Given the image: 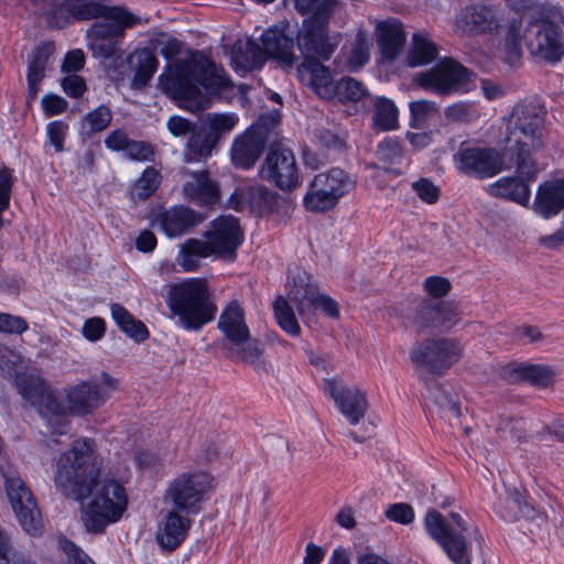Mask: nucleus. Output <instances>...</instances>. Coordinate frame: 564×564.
<instances>
[{
    "mask_svg": "<svg viewBox=\"0 0 564 564\" xmlns=\"http://www.w3.org/2000/svg\"><path fill=\"white\" fill-rule=\"evenodd\" d=\"M356 186V181L344 170L334 167L317 174L304 197L305 207L315 213L329 210Z\"/></svg>",
    "mask_w": 564,
    "mask_h": 564,
    "instance_id": "11",
    "label": "nucleus"
},
{
    "mask_svg": "<svg viewBox=\"0 0 564 564\" xmlns=\"http://www.w3.org/2000/svg\"><path fill=\"white\" fill-rule=\"evenodd\" d=\"M473 73L454 58H444L434 67L417 73L414 82L424 90L448 96L467 90Z\"/></svg>",
    "mask_w": 564,
    "mask_h": 564,
    "instance_id": "13",
    "label": "nucleus"
},
{
    "mask_svg": "<svg viewBox=\"0 0 564 564\" xmlns=\"http://www.w3.org/2000/svg\"><path fill=\"white\" fill-rule=\"evenodd\" d=\"M218 328L235 345H240L250 337L249 328L245 322L243 310L236 301L231 302L221 313Z\"/></svg>",
    "mask_w": 564,
    "mask_h": 564,
    "instance_id": "32",
    "label": "nucleus"
},
{
    "mask_svg": "<svg viewBox=\"0 0 564 564\" xmlns=\"http://www.w3.org/2000/svg\"><path fill=\"white\" fill-rule=\"evenodd\" d=\"M203 237L216 257L228 260L236 259L237 249L243 240L238 219L232 216H220L213 220Z\"/></svg>",
    "mask_w": 564,
    "mask_h": 564,
    "instance_id": "18",
    "label": "nucleus"
},
{
    "mask_svg": "<svg viewBox=\"0 0 564 564\" xmlns=\"http://www.w3.org/2000/svg\"><path fill=\"white\" fill-rule=\"evenodd\" d=\"M164 89L182 107L197 111L207 107V98L200 87L219 93L232 87L231 80L221 67L204 56H195L170 74L164 80Z\"/></svg>",
    "mask_w": 564,
    "mask_h": 564,
    "instance_id": "2",
    "label": "nucleus"
},
{
    "mask_svg": "<svg viewBox=\"0 0 564 564\" xmlns=\"http://www.w3.org/2000/svg\"><path fill=\"white\" fill-rule=\"evenodd\" d=\"M215 256L207 240L188 238L180 245L176 257L177 264L185 272L196 271L200 267V260Z\"/></svg>",
    "mask_w": 564,
    "mask_h": 564,
    "instance_id": "37",
    "label": "nucleus"
},
{
    "mask_svg": "<svg viewBox=\"0 0 564 564\" xmlns=\"http://www.w3.org/2000/svg\"><path fill=\"white\" fill-rule=\"evenodd\" d=\"M340 9L337 0L322 1L316 11L305 18L296 32V47L303 61L322 58L329 61L338 47L340 35L329 34L328 21Z\"/></svg>",
    "mask_w": 564,
    "mask_h": 564,
    "instance_id": "6",
    "label": "nucleus"
},
{
    "mask_svg": "<svg viewBox=\"0 0 564 564\" xmlns=\"http://www.w3.org/2000/svg\"><path fill=\"white\" fill-rule=\"evenodd\" d=\"M104 0H69L78 21L99 19L101 14L110 13V17L120 18V11L109 9L102 3Z\"/></svg>",
    "mask_w": 564,
    "mask_h": 564,
    "instance_id": "44",
    "label": "nucleus"
},
{
    "mask_svg": "<svg viewBox=\"0 0 564 564\" xmlns=\"http://www.w3.org/2000/svg\"><path fill=\"white\" fill-rule=\"evenodd\" d=\"M109 9L118 10L122 14H119L120 18H118V19L110 17V13L101 14L100 18L107 20V22L106 23H95L91 26V33L98 39L120 37L123 35L124 30L127 28H132V26L141 23V18L139 15H135L132 12H130L123 8L109 7Z\"/></svg>",
    "mask_w": 564,
    "mask_h": 564,
    "instance_id": "34",
    "label": "nucleus"
},
{
    "mask_svg": "<svg viewBox=\"0 0 564 564\" xmlns=\"http://www.w3.org/2000/svg\"><path fill=\"white\" fill-rule=\"evenodd\" d=\"M99 470L95 441L77 438L59 455L54 482L66 497L84 500L91 494Z\"/></svg>",
    "mask_w": 564,
    "mask_h": 564,
    "instance_id": "3",
    "label": "nucleus"
},
{
    "mask_svg": "<svg viewBox=\"0 0 564 564\" xmlns=\"http://www.w3.org/2000/svg\"><path fill=\"white\" fill-rule=\"evenodd\" d=\"M160 183V172L152 166H148L141 176L137 180L132 188V198L141 202L147 200L155 193Z\"/></svg>",
    "mask_w": 564,
    "mask_h": 564,
    "instance_id": "48",
    "label": "nucleus"
},
{
    "mask_svg": "<svg viewBox=\"0 0 564 564\" xmlns=\"http://www.w3.org/2000/svg\"><path fill=\"white\" fill-rule=\"evenodd\" d=\"M55 51L53 42L37 45L28 59V99L33 100L39 93V86L45 77V69L50 57Z\"/></svg>",
    "mask_w": 564,
    "mask_h": 564,
    "instance_id": "31",
    "label": "nucleus"
},
{
    "mask_svg": "<svg viewBox=\"0 0 564 564\" xmlns=\"http://www.w3.org/2000/svg\"><path fill=\"white\" fill-rule=\"evenodd\" d=\"M503 377L510 382L528 381L542 388H546L554 382L552 368L542 365L509 366L503 370Z\"/></svg>",
    "mask_w": 564,
    "mask_h": 564,
    "instance_id": "36",
    "label": "nucleus"
},
{
    "mask_svg": "<svg viewBox=\"0 0 564 564\" xmlns=\"http://www.w3.org/2000/svg\"><path fill=\"white\" fill-rule=\"evenodd\" d=\"M462 316V311L454 301L422 299L415 307L411 323L419 330H447L454 327Z\"/></svg>",
    "mask_w": 564,
    "mask_h": 564,
    "instance_id": "17",
    "label": "nucleus"
},
{
    "mask_svg": "<svg viewBox=\"0 0 564 564\" xmlns=\"http://www.w3.org/2000/svg\"><path fill=\"white\" fill-rule=\"evenodd\" d=\"M4 488L22 529L30 535L42 533L43 523L35 497L19 476H6Z\"/></svg>",
    "mask_w": 564,
    "mask_h": 564,
    "instance_id": "15",
    "label": "nucleus"
},
{
    "mask_svg": "<svg viewBox=\"0 0 564 564\" xmlns=\"http://www.w3.org/2000/svg\"><path fill=\"white\" fill-rule=\"evenodd\" d=\"M523 39L530 54L541 61L554 64L564 55L563 34L558 25L549 20H534L525 26ZM522 24L512 20L505 39V48L509 62L520 59L522 55Z\"/></svg>",
    "mask_w": 564,
    "mask_h": 564,
    "instance_id": "4",
    "label": "nucleus"
},
{
    "mask_svg": "<svg viewBox=\"0 0 564 564\" xmlns=\"http://www.w3.org/2000/svg\"><path fill=\"white\" fill-rule=\"evenodd\" d=\"M199 126L181 116H172L166 121L169 132L175 138H188Z\"/></svg>",
    "mask_w": 564,
    "mask_h": 564,
    "instance_id": "54",
    "label": "nucleus"
},
{
    "mask_svg": "<svg viewBox=\"0 0 564 564\" xmlns=\"http://www.w3.org/2000/svg\"><path fill=\"white\" fill-rule=\"evenodd\" d=\"M61 86L65 94L72 98L82 97L86 90L85 80L76 74L65 76L61 82Z\"/></svg>",
    "mask_w": 564,
    "mask_h": 564,
    "instance_id": "63",
    "label": "nucleus"
},
{
    "mask_svg": "<svg viewBox=\"0 0 564 564\" xmlns=\"http://www.w3.org/2000/svg\"><path fill=\"white\" fill-rule=\"evenodd\" d=\"M265 56L275 59L285 69L297 66L300 56L294 54V41L278 30H268L261 36Z\"/></svg>",
    "mask_w": 564,
    "mask_h": 564,
    "instance_id": "28",
    "label": "nucleus"
},
{
    "mask_svg": "<svg viewBox=\"0 0 564 564\" xmlns=\"http://www.w3.org/2000/svg\"><path fill=\"white\" fill-rule=\"evenodd\" d=\"M546 109L538 99L518 102L507 122V152L516 160L519 175L532 180L536 175L532 155L544 148L546 139Z\"/></svg>",
    "mask_w": 564,
    "mask_h": 564,
    "instance_id": "1",
    "label": "nucleus"
},
{
    "mask_svg": "<svg viewBox=\"0 0 564 564\" xmlns=\"http://www.w3.org/2000/svg\"><path fill=\"white\" fill-rule=\"evenodd\" d=\"M322 58L302 61L296 66V72L303 83L310 85L313 90L324 99L334 98L336 83L330 70L323 64Z\"/></svg>",
    "mask_w": 564,
    "mask_h": 564,
    "instance_id": "27",
    "label": "nucleus"
},
{
    "mask_svg": "<svg viewBox=\"0 0 564 564\" xmlns=\"http://www.w3.org/2000/svg\"><path fill=\"white\" fill-rule=\"evenodd\" d=\"M398 108L394 102L384 97H377L373 102V126L381 131L398 128Z\"/></svg>",
    "mask_w": 564,
    "mask_h": 564,
    "instance_id": "43",
    "label": "nucleus"
},
{
    "mask_svg": "<svg viewBox=\"0 0 564 564\" xmlns=\"http://www.w3.org/2000/svg\"><path fill=\"white\" fill-rule=\"evenodd\" d=\"M131 68L135 72L132 88L140 89L148 85L158 67V59L149 48L137 50L129 57Z\"/></svg>",
    "mask_w": 564,
    "mask_h": 564,
    "instance_id": "38",
    "label": "nucleus"
},
{
    "mask_svg": "<svg viewBox=\"0 0 564 564\" xmlns=\"http://www.w3.org/2000/svg\"><path fill=\"white\" fill-rule=\"evenodd\" d=\"M463 347L454 338H429L419 343L411 351V360L416 367L426 369L434 376H442L462 358Z\"/></svg>",
    "mask_w": 564,
    "mask_h": 564,
    "instance_id": "14",
    "label": "nucleus"
},
{
    "mask_svg": "<svg viewBox=\"0 0 564 564\" xmlns=\"http://www.w3.org/2000/svg\"><path fill=\"white\" fill-rule=\"evenodd\" d=\"M191 514L171 508L156 531V541L162 550L173 552L186 539L192 527Z\"/></svg>",
    "mask_w": 564,
    "mask_h": 564,
    "instance_id": "23",
    "label": "nucleus"
},
{
    "mask_svg": "<svg viewBox=\"0 0 564 564\" xmlns=\"http://www.w3.org/2000/svg\"><path fill=\"white\" fill-rule=\"evenodd\" d=\"M415 194L426 204H434L440 197V188L429 178H420L412 184Z\"/></svg>",
    "mask_w": 564,
    "mask_h": 564,
    "instance_id": "59",
    "label": "nucleus"
},
{
    "mask_svg": "<svg viewBox=\"0 0 564 564\" xmlns=\"http://www.w3.org/2000/svg\"><path fill=\"white\" fill-rule=\"evenodd\" d=\"M437 105L429 100H416L410 104L411 122L419 124L437 112Z\"/></svg>",
    "mask_w": 564,
    "mask_h": 564,
    "instance_id": "58",
    "label": "nucleus"
},
{
    "mask_svg": "<svg viewBox=\"0 0 564 564\" xmlns=\"http://www.w3.org/2000/svg\"><path fill=\"white\" fill-rule=\"evenodd\" d=\"M499 28L498 18L489 6H468L460 10L455 20V32L460 35L494 33Z\"/></svg>",
    "mask_w": 564,
    "mask_h": 564,
    "instance_id": "21",
    "label": "nucleus"
},
{
    "mask_svg": "<svg viewBox=\"0 0 564 564\" xmlns=\"http://www.w3.org/2000/svg\"><path fill=\"white\" fill-rule=\"evenodd\" d=\"M67 124L63 121H53L47 126V137L51 144L55 148L56 152L64 149V140L67 131Z\"/></svg>",
    "mask_w": 564,
    "mask_h": 564,
    "instance_id": "64",
    "label": "nucleus"
},
{
    "mask_svg": "<svg viewBox=\"0 0 564 564\" xmlns=\"http://www.w3.org/2000/svg\"><path fill=\"white\" fill-rule=\"evenodd\" d=\"M311 308L321 310L326 316L333 319L339 317V306L337 302L329 295L319 293L318 291L308 304V311Z\"/></svg>",
    "mask_w": 564,
    "mask_h": 564,
    "instance_id": "55",
    "label": "nucleus"
},
{
    "mask_svg": "<svg viewBox=\"0 0 564 564\" xmlns=\"http://www.w3.org/2000/svg\"><path fill=\"white\" fill-rule=\"evenodd\" d=\"M166 304L177 324L186 330H199L215 318L217 307L209 297L207 282L204 279H187L172 284L167 292Z\"/></svg>",
    "mask_w": 564,
    "mask_h": 564,
    "instance_id": "5",
    "label": "nucleus"
},
{
    "mask_svg": "<svg viewBox=\"0 0 564 564\" xmlns=\"http://www.w3.org/2000/svg\"><path fill=\"white\" fill-rule=\"evenodd\" d=\"M28 329L24 318L8 313H0V332L7 334H22Z\"/></svg>",
    "mask_w": 564,
    "mask_h": 564,
    "instance_id": "62",
    "label": "nucleus"
},
{
    "mask_svg": "<svg viewBox=\"0 0 564 564\" xmlns=\"http://www.w3.org/2000/svg\"><path fill=\"white\" fill-rule=\"evenodd\" d=\"M325 389L350 424L357 425L364 419L368 402L359 388L346 387L336 379H328L325 381Z\"/></svg>",
    "mask_w": 564,
    "mask_h": 564,
    "instance_id": "20",
    "label": "nucleus"
},
{
    "mask_svg": "<svg viewBox=\"0 0 564 564\" xmlns=\"http://www.w3.org/2000/svg\"><path fill=\"white\" fill-rule=\"evenodd\" d=\"M238 122L235 115L215 113L209 117L208 131L215 133L218 139L223 133L231 131Z\"/></svg>",
    "mask_w": 564,
    "mask_h": 564,
    "instance_id": "60",
    "label": "nucleus"
},
{
    "mask_svg": "<svg viewBox=\"0 0 564 564\" xmlns=\"http://www.w3.org/2000/svg\"><path fill=\"white\" fill-rule=\"evenodd\" d=\"M452 524L436 510H429L424 518V525L429 534L443 547L454 564H470L471 550L465 539L467 531L460 514H451Z\"/></svg>",
    "mask_w": 564,
    "mask_h": 564,
    "instance_id": "9",
    "label": "nucleus"
},
{
    "mask_svg": "<svg viewBox=\"0 0 564 564\" xmlns=\"http://www.w3.org/2000/svg\"><path fill=\"white\" fill-rule=\"evenodd\" d=\"M455 158L462 172L479 178L491 177L503 169V159L494 148L462 145Z\"/></svg>",
    "mask_w": 564,
    "mask_h": 564,
    "instance_id": "19",
    "label": "nucleus"
},
{
    "mask_svg": "<svg viewBox=\"0 0 564 564\" xmlns=\"http://www.w3.org/2000/svg\"><path fill=\"white\" fill-rule=\"evenodd\" d=\"M280 122V113L272 111L259 117L257 122L238 135L231 145V161L236 167L250 169L261 156L270 129Z\"/></svg>",
    "mask_w": 564,
    "mask_h": 564,
    "instance_id": "12",
    "label": "nucleus"
},
{
    "mask_svg": "<svg viewBox=\"0 0 564 564\" xmlns=\"http://www.w3.org/2000/svg\"><path fill=\"white\" fill-rule=\"evenodd\" d=\"M93 500L83 510L82 519L89 532L100 533L111 522L119 520L127 509L128 497L124 488L113 479L94 485Z\"/></svg>",
    "mask_w": 564,
    "mask_h": 564,
    "instance_id": "8",
    "label": "nucleus"
},
{
    "mask_svg": "<svg viewBox=\"0 0 564 564\" xmlns=\"http://www.w3.org/2000/svg\"><path fill=\"white\" fill-rule=\"evenodd\" d=\"M444 116L449 122H469L477 113L470 104L456 102L445 108Z\"/></svg>",
    "mask_w": 564,
    "mask_h": 564,
    "instance_id": "52",
    "label": "nucleus"
},
{
    "mask_svg": "<svg viewBox=\"0 0 564 564\" xmlns=\"http://www.w3.org/2000/svg\"><path fill=\"white\" fill-rule=\"evenodd\" d=\"M112 120V112L107 106H99L89 111L83 119V128L88 133H97L106 130Z\"/></svg>",
    "mask_w": 564,
    "mask_h": 564,
    "instance_id": "50",
    "label": "nucleus"
},
{
    "mask_svg": "<svg viewBox=\"0 0 564 564\" xmlns=\"http://www.w3.org/2000/svg\"><path fill=\"white\" fill-rule=\"evenodd\" d=\"M370 58V42L368 33L359 29L349 43L341 46L334 59L338 72H356L364 67Z\"/></svg>",
    "mask_w": 564,
    "mask_h": 564,
    "instance_id": "26",
    "label": "nucleus"
},
{
    "mask_svg": "<svg viewBox=\"0 0 564 564\" xmlns=\"http://www.w3.org/2000/svg\"><path fill=\"white\" fill-rule=\"evenodd\" d=\"M110 311L118 327L131 339L142 343L149 338L150 333L143 322L137 319L124 306L112 303Z\"/></svg>",
    "mask_w": 564,
    "mask_h": 564,
    "instance_id": "40",
    "label": "nucleus"
},
{
    "mask_svg": "<svg viewBox=\"0 0 564 564\" xmlns=\"http://www.w3.org/2000/svg\"><path fill=\"white\" fill-rule=\"evenodd\" d=\"M376 36L382 58L389 62L394 61L399 56L406 42L403 25L395 19L378 22Z\"/></svg>",
    "mask_w": 564,
    "mask_h": 564,
    "instance_id": "29",
    "label": "nucleus"
},
{
    "mask_svg": "<svg viewBox=\"0 0 564 564\" xmlns=\"http://www.w3.org/2000/svg\"><path fill=\"white\" fill-rule=\"evenodd\" d=\"M273 311L279 326L285 333L294 337H297L301 334V327L288 299L281 295L278 296L273 303Z\"/></svg>",
    "mask_w": 564,
    "mask_h": 564,
    "instance_id": "46",
    "label": "nucleus"
},
{
    "mask_svg": "<svg viewBox=\"0 0 564 564\" xmlns=\"http://www.w3.org/2000/svg\"><path fill=\"white\" fill-rule=\"evenodd\" d=\"M367 96L366 86L352 77H344L336 83L334 97L341 102H358Z\"/></svg>",
    "mask_w": 564,
    "mask_h": 564,
    "instance_id": "47",
    "label": "nucleus"
},
{
    "mask_svg": "<svg viewBox=\"0 0 564 564\" xmlns=\"http://www.w3.org/2000/svg\"><path fill=\"white\" fill-rule=\"evenodd\" d=\"M108 399V393L97 384L82 381L66 391L65 417L67 413L77 416L87 415L100 408Z\"/></svg>",
    "mask_w": 564,
    "mask_h": 564,
    "instance_id": "22",
    "label": "nucleus"
},
{
    "mask_svg": "<svg viewBox=\"0 0 564 564\" xmlns=\"http://www.w3.org/2000/svg\"><path fill=\"white\" fill-rule=\"evenodd\" d=\"M317 143L327 150H340L345 145L344 139L328 128H319L315 132Z\"/></svg>",
    "mask_w": 564,
    "mask_h": 564,
    "instance_id": "61",
    "label": "nucleus"
},
{
    "mask_svg": "<svg viewBox=\"0 0 564 564\" xmlns=\"http://www.w3.org/2000/svg\"><path fill=\"white\" fill-rule=\"evenodd\" d=\"M188 180L183 185V194L199 206H214L220 200V188L206 170L186 172Z\"/></svg>",
    "mask_w": 564,
    "mask_h": 564,
    "instance_id": "25",
    "label": "nucleus"
},
{
    "mask_svg": "<svg viewBox=\"0 0 564 564\" xmlns=\"http://www.w3.org/2000/svg\"><path fill=\"white\" fill-rule=\"evenodd\" d=\"M265 62L262 47L252 41L242 45H235L231 53V63L243 72L260 68Z\"/></svg>",
    "mask_w": 564,
    "mask_h": 564,
    "instance_id": "41",
    "label": "nucleus"
},
{
    "mask_svg": "<svg viewBox=\"0 0 564 564\" xmlns=\"http://www.w3.org/2000/svg\"><path fill=\"white\" fill-rule=\"evenodd\" d=\"M218 143V137L208 131L206 127L199 126L186 139L182 156L185 163H200L212 156Z\"/></svg>",
    "mask_w": 564,
    "mask_h": 564,
    "instance_id": "30",
    "label": "nucleus"
},
{
    "mask_svg": "<svg viewBox=\"0 0 564 564\" xmlns=\"http://www.w3.org/2000/svg\"><path fill=\"white\" fill-rule=\"evenodd\" d=\"M238 357L246 364H249L260 375H268L271 371V365L263 358V349L257 341L249 343L238 351Z\"/></svg>",
    "mask_w": 564,
    "mask_h": 564,
    "instance_id": "49",
    "label": "nucleus"
},
{
    "mask_svg": "<svg viewBox=\"0 0 564 564\" xmlns=\"http://www.w3.org/2000/svg\"><path fill=\"white\" fill-rule=\"evenodd\" d=\"M14 384L22 398L46 420L53 434L64 435L68 432L69 420L65 417V406L44 379L30 372H17Z\"/></svg>",
    "mask_w": 564,
    "mask_h": 564,
    "instance_id": "7",
    "label": "nucleus"
},
{
    "mask_svg": "<svg viewBox=\"0 0 564 564\" xmlns=\"http://www.w3.org/2000/svg\"><path fill=\"white\" fill-rule=\"evenodd\" d=\"M261 175L282 191L299 186V171L293 151L282 144H272L261 167Z\"/></svg>",
    "mask_w": 564,
    "mask_h": 564,
    "instance_id": "16",
    "label": "nucleus"
},
{
    "mask_svg": "<svg viewBox=\"0 0 564 564\" xmlns=\"http://www.w3.org/2000/svg\"><path fill=\"white\" fill-rule=\"evenodd\" d=\"M288 299L295 304L300 316L305 321L308 318V304L312 297L315 296L318 289L311 282V278L305 273H297L289 278L288 283Z\"/></svg>",
    "mask_w": 564,
    "mask_h": 564,
    "instance_id": "35",
    "label": "nucleus"
},
{
    "mask_svg": "<svg viewBox=\"0 0 564 564\" xmlns=\"http://www.w3.org/2000/svg\"><path fill=\"white\" fill-rule=\"evenodd\" d=\"M213 487L209 474L183 473L175 477L164 492V502L186 514H196Z\"/></svg>",
    "mask_w": 564,
    "mask_h": 564,
    "instance_id": "10",
    "label": "nucleus"
},
{
    "mask_svg": "<svg viewBox=\"0 0 564 564\" xmlns=\"http://www.w3.org/2000/svg\"><path fill=\"white\" fill-rule=\"evenodd\" d=\"M203 221V217L189 207L177 205L159 212L153 220L170 238L180 237Z\"/></svg>",
    "mask_w": 564,
    "mask_h": 564,
    "instance_id": "24",
    "label": "nucleus"
},
{
    "mask_svg": "<svg viewBox=\"0 0 564 564\" xmlns=\"http://www.w3.org/2000/svg\"><path fill=\"white\" fill-rule=\"evenodd\" d=\"M564 208V180H554L540 185L535 212L544 218L557 215Z\"/></svg>",
    "mask_w": 564,
    "mask_h": 564,
    "instance_id": "33",
    "label": "nucleus"
},
{
    "mask_svg": "<svg viewBox=\"0 0 564 564\" xmlns=\"http://www.w3.org/2000/svg\"><path fill=\"white\" fill-rule=\"evenodd\" d=\"M437 58L436 44L426 34L415 33L408 55L411 67L427 65Z\"/></svg>",
    "mask_w": 564,
    "mask_h": 564,
    "instance_id": "42",
    "label": "nucleus"
},
{
    "mask_svg": "<svg viewBox=\"0 0 564 564\" xmlns=\"http://www.w3.org/2000/svg\"><path fill=\"white\" fill-rule=\"evenodd\" d=\"M376 154L381 162L395 164L401 161L403 151L398 139L386 138L379 142Z\"/></svg>",
    "mask_w": 564,
    "mask_h": 564,
    "instance_id": "51",
    "label": "nucleus"
},
{
    "mask_svg": "<svg viewBox=\"0 0 564 564\" xmlns=\"http://www.w3.org/2000/svg\"><path fill=\"white\" fill-rule=\"evenodd\" d=\"M44 17L47 24L55 29H63L78 21L69 0H53Z\"/></svg>",
    "mask_w": 564,
    "mask_h": 564,
    "instance_id": "45",
    "label": "nucleus"
},
{
    "mask_svg": "<svg viewBox=\"0 0 564 564\" xmlns=\"http://www.w3.org/2000/svg\"><path fill=\"white\" fill-rule=\"evenodd\" d=\"M384 516L390 521L401 524H409L414 520V510L409 503L398 502L390 505L386 509Z\"/></svg>",
    "mask_w": 564,
    "mask_h": 564,
    "instance_id": "56",
    "label": "nucleus"
},
{
    "mask_svg": "<svg viewBox=\"0 0 564 564\" xmlns=\"http://www.w3.org/2000/svg\"><path fill=\"white\" fill-rule=\"evenodd\" d=\"M488 193L495 197H502L521 205H525L530 198L529 185L519 177H501L489 185Z\"/></svg>",
    "mask_w": 564,
    "mask_h": 564,
    "instance_id": "39",
    "label": "nucleus"
},
{
    "mask_svg": "<svg viewBox=\"0 0 564 564\" xmlns=\"http://www.w3.org/2000/svg\"><path fill=\"white\" fill-rule=\"evenodd\" d=\"M423 289L432 300H442L448 294L452 289V284L448 279L432 275L424 280Z\"/></svg>",
    "mask_w": 564,
    "mask_h": 564,
    "instance_id": "53",
    "label": "nucleus"
},
{
    "mask_svg": "<svg viewBox=\"0 0 564 564\" xmlns=\"http://www.w3.org/2000/svg\"><path fill=\"white\" fill-rule=\"evenodd\" d=\"M126 156L130 160L145 162L154 161V147L145 141L131 140Z\"/></svg>",
    "mask_w": 564,
    "mask_h": 564,
    "instance_id": "57",
    "label": "nucleus"
}]
</instances>
